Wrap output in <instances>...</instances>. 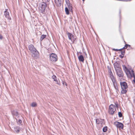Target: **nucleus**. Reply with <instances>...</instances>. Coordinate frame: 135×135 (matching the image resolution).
Returning <instances> with one entry per match:
<instances>
[{
  "instance_id": "f257e3e1",
  "label": "nucleus",
  "mask_w": 135,
  "mask_h": 135,
  "mask_svg": "<svg viewBox=\"0 0 135 135\" xmlns=\"http://www.w3.org/2000/svg\"><path fill=\"white\" fill-rule=\"evenodd\" d=\"M108 72H109V75H110V77L112 81L113 84L114 88L116 90V92L117 93H118V92H119V91L118 90V87L117 85L115 78L113 74L112 71L111 70V69L109 68L108 66Z\"/></svg>"
},
{
  "instance_id": "f03ea898",
  "label": "nucleus",
  "mask_w": 135,
  "mask_h": 135,
  "mask_svg": "<svg viewBox=\"0 0 135 135\" xmlns=\"http://www.w3.org/2000/svg\"><path fill=\"white\" fill-rule=\"evenodd\" d=\"M120 84L122 89L121 91V94H126L127 92V90H126V89L128 87L127 84L126 82L123 81L121 82Z\"/></svg>"
},
{
  "instance_id": "7ed1b4c3",
  "label": "nucleus",
  "mask_w": 135,
  "mask_h": 135,
  "mask_svg": "<svg viewBox=\"0 0 135 135\" xmlns=\"http://www.w3.org/2000/svg\"><path fill=\"white\" fill-rule=\"evenodd\" d=\"M47 7V4L45 2H42L40 3L39 9L41 12L44 13Z\"/></svg>"
},
{
  "instance_id": "20e7f679",
  "label": "nucleus",
  "mask_w": 135,
  "mask_h": 135,
  "mask_svg": "<svg viewBox=\"0 0 135 135\" xmlns=\"http://www.w3.org/2000/svg\"><path fill=\"white\" fill-rule=\"evenodd\" d=\"M116 110V108L115 105L111 104L109 106L108 113L110 114L113 115Z\"/></svg>"
},
{
  "instance_id": "39448f33",
  "label": "nucleus",
  "mask_w": 135,
  "mask_h": 135,
  "mask_svg": "<svg viewBox=\"0 0 135 135\" xmlns=\"http://www.w3.org/2000/svg\"><path fill=\"white\" fill-rule=\"evenodd\" d=\"M50 57L51 60L53 62H55L57 60V55L52 53L50 55Z\"/></svg>"
},
{
  "instance_id": "423d86ee",
  "label": "nucleus",
  "mask_w": 135,
  "mask_h": 135,
  "mask_svg": "<svg viewBox=\"0 0 135 135\" xmlns=\"http://www.w3.org/2000/svg\"><path fill=\"white\" fill-rule=\"evenodd\" d=\"M31 53L32 54V56L33 58L37 59L38 58L39 56V53L37 50Z\"/></svg>"
},
{
  "instance_id": "0eeeda50",
  "label": "nucleus",
  "mask_w": 135,
  "mask_h": 135,
  "mask_svg": "<svg viewBox=\"0 0 135 135\" xmlns=\"http://www.w3.org/2000/svg\"><path fill=\"white\" fill-rule=\"evenodd\" d=\"M28 49L31 53L37 50L32 44H30L28 46Z\"/></svg>"
},
{
  "instance_id": "6e6552de",
  "label": "nucleus",
  "mask_w": 135,
  "mask_h": 135,
  "mask_svg": "<svg viewBox=\"0 0 135 135\" xmlns=\"http://www.w3.org/2000/svg\"><path fill=\"white\" fill-rule=\"evenodd\" d=\"M114 66L115 71L121 69L119 63L117 62H116L114 63Z\"/></svg>"
},
{
  "instance_id": "1a4fd4ad",
  "label": "nucleus",
  "mask_w": 135,
  "mask_h": 135,
  "mask_svg": "<svg viewBox=\"0 0 135 135\" xmlns=\"http://www.w3.org/2000/svg\"><path fill=\"white\" fill-rule=\"evenodd\" d=\"M115 124L117 128L123 129V124L122 123L119 122L115 123Z\"/></svg>"
},
{
  "instance_id": "9d476101",
  "label": "nucleus",
  "mask_w": 135,
  "mask_h": 135,
  "mask_svg": "<svg viewBox=\"0 0 135 135\" xmlns=\"http://www.w3.org/2000/svg\"><path fill=\"white\" fill-rule=\"evenodd\" d=\"M117 75L119 77H123V73L121 69L116 71Z\"/></svg>"
},
{
  "instance_id": "9b49d317",
  "label": "nucleus",
  "mask_w": 135,
  "mask_h": 135,
  "mask_svg": "<svg viewBox=\"0 0 135 135\" xmlns=\"http://www.w3.org/2000/svg\"><path fill=\"white\" fill-rule=\"evenodd\" d=\"M96 122L97 124H100L102 125L104 123V119H96Z\"/></svg>"
},
{
  "instance_id": "f8f14e48",
  "label": "nucleus",
  "mask_w": 135,
  "mask_h": 135,
  "mask_svg": "<svg viewBox=\"0 0 135 135\" xmlns=\"http://www.w3.org/2000/svg\"><path fill=\"white\" fill-rule=\"evenodd\" d=\"M7 9H6L4 12V14L5 17L8 19H10L11 18L9 16V12L7 11Z\"/></svg>"
},
{
  "instance_id": "ddd939ff",
  "label": "nucleus",
  "mask_w": 135,
  "mask_h": 135,
  "mask_svg": "<svg viewBox=\"0 0 135 135\" xmlns=\"http://www.w3.org/2000/svg\"><path fill=\"white\" fill-rule=\"evenodd\" d=\"M128 72L130 75L131 78L133 77L135 78V75L134 73V71L132 70H128Z\"/></svg>"
},
{
  "instance_id": "4468645a",
  "label": "nucleus",
  "mask_w": 135,
  "mask_h": 135,
  "mask_svg": "<svg viewBox=\"0 0 135 135\" xmlns=\"http://www.w3.org/2000/svg\"><path fill=\"white\" fill-rule=\"evenodd\" d=\"M55 3L58 6H60L61 5V0H55Z\"/></svg>"
},
{
  "instance_id": "2eb2a0df",
  "label": "nucleus",
  "mask_w": 135,
  "mask_h": 135,
  "mask_svg": "<svg viewBox=\"0 0 135 135\" xmlns=\"http://www.w3.org/2000/svg\"><path fill=\"white\" fill-rule=\"evenodd\" d=\"M11 112L13 117H18V112L16 111L15 110L11 111Z\"/></svg>"
},
{
  "instance_id": "dca6fc26",
  "label": "nucleus",
  "mask_w": 135,
  "mask_h": 135,
  "mask_svg": "<svg viewBox=\"0 0 135 135\" xmlns=\"http://www.w3.org/2000/svg\"><path fill=\"white\" fill-rule=\"evenodd\" d=\"M67 35L69 39L72 41V37H73L74 35L71 33L68 32Z\"/></svg>"
},
{
  "instance_id": "f3484780",
  "label": "nucleus",
  "mask_w": 135,
  "mask_h": 135,
  "mask_svg": "<svg viewBox=\"0 0 135 135\" xmlns=\"http://www.w3.org/2000/svg\"><path fill=\"white\" fill-rule=\"evenodd\" d=\"M78 58L80 61L83 62L84 61V59L83 56L82 55H81L78 57Z\"/></svg>"
},
{
  "instance_id": "a211bd4d",
  "label": "nucleus",
  "mask_w": 135,
  "mask_h": 135,
  "mask_svg": "<svg viewBox=\"0 0 135 135\" xmlns=\"http://www.w3.org/2000/svg\"><path fill=\"white\" fill-rule=\"evenodd\" d=\"M67 6L68 7V9H69L70 11L72 12V7L71 6V4L70 3H68Z\"/></svg>"
},
{
  "instance_id": "6ab92c4d",
  "label": "nucleus",
  "mask_w": 135,
  "mask_h": 135,
  "mask_svg": "<svg viewBox=\"0 0 135 135\" xmlns=\"http://www.w3.org/2000/svg\"><path fill=\"white\" fill-rule=\"evenodd\" d=\"M20 130L21 128L19 127H15L14 128V130L17 133H18Z\"/></svg>"
},
{
  "instance_id": "aec40b11",
  "label": "nucleus",
  "mask_w": 135,
  "mask_h": 135,
  "mask_svg": "<svg viewBox=\"0 0 135 135\" xmlns=\"http://www.w3.org/2000/svg\"><path fill=\"white\" fill-rule=\"evenodd\" d=\"M65 11L67 15H69V11H70L69 9L66 7L65 8Z\"/></svg>"
},
{
  "instance_id": "412c9836",
  "label": "nucleus",
  "mask_w": 135,
  "mask_h": 135,
  "mask_svg": "<svg viewBox=\"0 0 135 135\" xmlns=\"http://www.w3.org/2000/svg\"><path fill=\"white\" fill-rule=\"evenodd\" d=\"M46 37V35H42L40 37V41H42Z\"/></svg>"
},
{
  "instance_id": "4be33fe9",
  "label": "nucleus",
  "mask_w": 135,
  "mask_h": 135,
  "mask_svg": "<svg viewBox=\"0 0 135 135\" xmlns=\"http://www.w3.org/2000/svg\"><path fill=\"white\" fill-rule=\"evenodd\" d=\"M52 78L54 79V81L56 82H57V80L56 76L55 75H53L52 76Z\"/></svg>"
},
{
  "instance_id": "5701e85b",
  "label": "nucleus",
  "mask_w": 135,
  "mask_h": 135,
  "mask_svg": "<svg viewBox=\"0 0 135 135\" xmlns=\"http://www.w3.org/2000/svg\"><path fill=\"white\" fill-rule=\"evenodd\" d=\"M103 131L104 132H106L107 131V127L105 126L103 127Z\"/></svg>"
},
{
  "instance_id": "b1692460",
  "label": "nucleus",
  "mask_w": 135,
  "mask_h": 135,
  "mask_svg": "<svg viewBox=\"0 0 135 135\" xmlns=\"http://www.w3.org/2000/svg\"><path fill=\"white\" fill-rule=\"evenodd\" d=\"M37 105V104L36 103L33 102L31 104V106L33 107H35Z\"/></svg>"
},
{
  "instance_id": "393cba45",
  "label": "nucleus",
  "mask_w": 135,
  "mask_h": 135,
  "mask_svg": "<svg viewBox=\"0 0 135 135\" xmlns=\"http://www.w3.org/2000/svg\"><path fill=\"white\" fill-rule=\"evenodd\" d=\"M118 115L119 117H122V113L120 112H118Z\"/></svg>"
},
{
  "instance_id": "a878e982",
  "label": "nucleus",
  "mask_w": 135,
  "mask_h": 135,
  "mask_svg": "<svg viewBox=\"0 0 135 135\" xmlns=\"http://www.w3.org/2000/svg\"><path fill=\"white\" fill-rule=\"evenodd\" d=\"M62 83L64 85H65L66 86H67V84L65 81H62Z\"/></svg>"
},
{
  "instance_id": "bb28decb",
  "label": "nucleus",
  "mask_w": 135,
  "mask_h": 135,
  "mask_svg": "<svg viewBox=\"0 0 135 135\" xmlns=\"http://www.w3.org/2000/svg\"><path fill=\"white\" fill-rule=\"evenodd\" d=\"M76 38H74V36L73 37H72V41L73 43H74L75 40Z\"/></svg>"
},
{
  "instance_id": "cd10ccee",
  "label": "nucleus",
  "mask_w": 135,
  "mask_h": 135,
  "mask_svg": "<svg viewBox=\"0 0 135 135\" xmlns=\"http://www.w3.org/2000/svg\"><path fill=\"white\" fill-rule=\"evenodd\" d=\"M119 56L122 59L123 58V57L124 56V55H123L122 54H121V55H119Z\"/></svg>"
},
{
  "instance_id": "c85d7f7f",
  "label": "nucleus",
  "mask_w": 135,
  "mask_h": 135,
  "mask_svg": "<svg viewBox=\"0 0 135 135\" xmlns=\"http://www.w3.org/2000/svg\"><path fill=\"white\" fill-rule=\"evenodd\" d=\"M128 46H129V47H130L131 46L130 45H129L128 44H126L125 45V47H127V48Z\"/></svg>"
},
{
  "instance_id": "c756f323",
  "label": "nucleus",
  "mask_w": 135,
  "mask_h": 135,
  "mask_svg": "<svg viewBox=\"0 0 135 135\" xmlns=\"http://www.w3.org/2000/svg\"><path fill=\"white\" fill-rule=\"evenodd\" d=\"M125 53V51H121V54L122 55H124V53Z\"/></svg>"
},
{
  "instance_id": "7c9ffc66",
  "label": "nucleus",
  "mask_w": 135,
  "mask_h": 135,
  "mask_svg": "<svg viewBox=\"0 0 135 135\" xmlns=\"http://www.w3.org/2000/svg\"><path fill=\"white\" fill-rule=\"evenodd\" d=\"M21 122H22L21 120L20 119H19L18 120V123H19V124H20L21 123Z\"/></svg>"
},
{
  "instance_id": "2f4dec72",
  "label": "nucleus",
  "mask_w": 135,
  "mask_h": 135,
  "mask_svg": "<svg viewBox=\"0 0 135 135\" xmlns=\"http://www.w3.org/2000/svg\"><path fill=\"white\" fill-rule=\"evenodd\" d=\"M66 3L67 5L68 3H70L69 2V0H68L67 1H66Z\"/></svg>"
},
{
  "instance_id": "473e14b6",
  "label": "nucleus",
  "mask_w": 135,
  "mask_h": 135,
  "mask_svg": "<svg viewBox=\"0 0 135 135\" xmlns=\"http://www.w3.org/2000/svg\"><path fill=\"white\" fill-rule=\"evenodd\" d=\"M3 38V37L0 34V39L2 40Z\"/></svg>"
},
{
  "instance_id": "72a5a7b5",
  "label": "nucleus",
  "mask_w": 135,
  "mask_h": 135,
  "mask_svg": "<svg viewBox=\"0 0 135 135\" xmlns=\"http://www.w3.org/2000/svg\"><path fill=\"white\" fill-rule=\"evenodd\" d=\"M113 50L115 51H118V49H114Z\"/></svg>"
},
{
  "instance_id": "f704fd0d",
  "label": "nucleus",
  "mask_w": 135,
  "mask_h": 135,
  "mask_svg": "<svg viewBox=\"0 0 135 135\" xmlns=\"http://www.w3.org/2000/svg\"><path fill=\"white\" fill-rule=\"evenodd\" d=\"M119 13L120 17H120H121V16H120L121 10H119Z\"/></svg>"
},
{
  "instance_id": "c9c22d12",
  "label": "nucleus",
  "mask_w": 135,
  "mask_h": 135,
  "mask_svg": "<svg viewBox=\"0 0 135 135\" xmlns=\"http://www.w3.org/2000/svg\"><path fill=\"white\" fill-rule=\"evenodd\" d=\"M57 83H56L57 84H58L59 85H60V83H59L58 82V81H57V82H56Z\"/></svg>"
},
{
  "instance_id": "e433bc0d",
  "label": "nucleus",
  "mask_w": 135,
  "mask_h": 135,
  "mask_svg": "<svg viewBox=\"0 0 135 135\" xmlns=\"http://www.w3.org/2000/svg\"><path fill=\"white\" fill-rule=\"evenodd\" d=\"M122 49H127V47H125V46L124 47H123Z\"/></svg>"
},
{
  "instance_id": "4c0bfd02",
  "label": "nucleus",
  "mask_w": 135,
  "mask_h": 135,
  "mask_svg": "<svg viewBox=\"0 0 135 135\" xmlns=\"http://www.w3.org/2000/svg\"><path fill=\"white\" fill-rule=\"evenodd\" d=\"M133 82H134V83L135 84V78H134V79L133 80Z\"/></svg>"
},
{
  "instance_id": "58836bf2",
  "label": "nucleus",
  "mask_w": 135,
  "mask_h": 135,
  "mask_svg": "<svg viewBox=\"0 0 135 135\" xmlns=\"http://www.w3.org/2000/svg\"><path fill=\"white\" fill-rule=\"evenodd\" d=\"M122 49H118V51H121L122 50Z\"/></svg>"
},
{
  "instance_id": "ea45409f",
  "label": "nucleus",
  "mask_w": 135,
  "mask_h": 135,
  "mask_svg": "<svg viewBox=\"0 0 135 135\" xmlns=\"http://www.w3.org/2000/svg\"><path fill=\"white\" fill-rule=\"evenodd\" d=\"M116 106L117 107V106H118V104H117L116 105Z\"/></svg>"
},
{
  "instance_id": "a19ab883",
  "label": "nucleus",
  "mask_w": 135,
  "mask_h": 135,
  "mask_svg": "<svg viewBox=\"0 0 135 135\" xmlns=\"http://www.w3.org/2000/svg\"><path fill=\"white\" fill-rule=\"evenodd\" d=\"M16 119V121H17V119L16 118H15Z\"/></svg>"
},
{
  "instance_id": "79ce46f5",
  "label": "nucleus",
  "mask_w": 135,
  "mask_h": 135,
  "mask_svg": "<svg viewBox=\"0 0 135 135\" xmlns=\"http://www.w3.org/2000/svg\"><path fill=\"white\" fill-rule=\"evenodd\" d=\"M124 66V67L125 68H126V67L125 66Z\"/></svg>"
},
{
  "instance_id": "37998d69",
  "label": "nucleus",
  "mask_w": 135,
  "mask_h": 135,
  "mask_svg": "<svg viewBox=\"0 0 135 135\" xmlns=\"http://www.w3.org/2000/svg\"><path fill=\"white\" fill-rule=\"evenodd\" d=\"M83 1H84V0H82Z\"/></svg>"
}]
</instances>
